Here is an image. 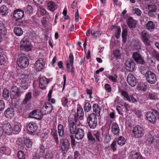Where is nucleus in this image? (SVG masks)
Listing matches in <instances>:
<instances>
[{
	"label": "nucleus",
	"instance_id": "obj_1",
	"mask_svg": "<svg viewBox=\"0 0 159 159\" xmlns=\"http://www.w3.org/2000/svg\"><path fill=\"white\" fill-rule=\"evenodd\" d=\"M87 122L90 128L94 129L96 128L98 124V119L95 113H92L88 116Z\"/></svg>",
	"mask_w": 159,
	"mask_h": 159
},
{
	"label": "nucleus",
	"instance_id": "obj_38",
	"mask_svg": "<svg viewBox=\"0 0 159 159\" xmlns=\"http://www.w3.org/2000/svg\"><path fill=\"white\" fill-rule=\"evenodd\" d=\"M6 59L3 56V50L0 48V65H3L5 62Z\"/></svg>",
	"mask_w": 159,
	"mask_h": 159
},
{
	"label": "nucleus",
	"instance_id": "obj_59",
	"mask_svg": "<svg viewBox=\"0 0 159 159\" xmlns=\"http://www.w3.org/2000/svg\"><path fill=\"white\" fill-rule=\"evenodd\" d=\"M16 145L19 147H21L23 145V142L22 139H19L16 141Z\"/></svg>",
	"mask_w": 159,
	"mask_h": 159
},
{
	"label": "nucleus",
	"instance_id": "obj_15",
	"mask_svg": "<svg viewBox=\"0 0 159 159\" xmlns=\"http://www.w3.org/2000/svg\"><path fill=\"white\" fill-rule=\"evenodd\" d=\"M127 81L129 84L132 87L134 86L136 83L135 77L131 74H129L128 75Z\"/></svg>",
	"mask_w": 159,
	"mask_h": 159
},
{
	"label": "nucleus",
	"instance_id": "obj_51",
	"mask_svg": "<svg viewBox=\"0 0 159 159\" xmlns=\"http://www.w3.org/2000/svg\"><path fill=\"white\" fill-rule=\"evenodd\" d=\"M28 80V77L26 75H22L20 78V81L21 82H26Z\"/></svg>",
	"mask_w": 159,
	"mask_h": 159
},
{
	"label": "nucleus",
	"instance_id": "obj_46",
	"mask_svg": "<svg viewBox=\"0 0 159 159\" xmlns=\"http://www.w3.org/2000/svg\"><path fill=\"white\" fill-rule=\"evenodd\" d=\"M52 134L53 137L55 140V142L57 144L58 143L59 141L57 131L55 130H52Z\"/></svg>",
	"mask_w": 159,
	"mask_h": 159
},
{
	"label": "nucleus",
	"instance_id": "obj_14",
	"mask_svg": "<svg viewBox=\"0 0 159 159\" xmlns=\"http://www.w3.org/2000/svg\"><path fill=\"white\" fill-rule=\"evenodd\" d=\"M27 129L30 132L34 133L37 130L38 127L35 123L31 122L28 124Z\"/></svg>",
	"mask_w": 159,
	"mask_h": 159
},
{
	"label": "nucleus",
	"instance_id": "obj_13",
	"mask_svg": "<svg viewBox=\"0 0 159 159\" xmlns=\"http://www.w3.org/2000/svg\"><path fill=\"white\" fill-rule=\"evenodd\" d=\"M154 111H149L146 114V116L150 122L154 123L157 120Z\"/></svg>",
	"mask_w": 159,
	"mask_h": 159
},
{
	"label": "nucleus",
	"instance_id": "obj_54",
	"mask_svg": "<svg viewBox=\"0 0 159 159\" xmlns=\"http://www.w3.org/2000/svg\"><path fill=\"white\" fill-rule=\"evenodd\" d=\"M110 147L114 152L116 150V141H114L110 145Z\"/></svg>",
	"mask_w": 159,
	"mask_h": 159
},
{
	"label": "nucleus",
	"instance_id": "obj_63",
	"mask_svg": "<svg viewBox=\"0 0 159 159\" xmlns=\"http://www.w3.org/2000/svg\"><path fill=\"white\" fill-rule=\"evenodd\" d=\"M134 13L137 16H140L141 14V11L138 8H136L134 10Z\"/></svg>",
	"mask_w": 159,
	"mask_h": 159
},
{
	"label": "nucleus",
	"instance_id": "obj_41",
	"mask_svg": "<svg viewBox=\"0 0 159 159\" xmlns=\"http://www.w3.org/2000/svg\"><path fill=\"white\" fill-rule=\"evenodd\" d=\"M32 97V93L30 92H28L26 94L24 100L23 101V103L24 104H26L28 101L31 99Z\"/></svg>",
	"mask_w": 159,
	"mask_h": 159
},
{
	"label": "nucleus",
	"instance_id": "obj_39",
	"mask_svg": "<svg viewBox=\"0 0 159 159\" xmlns=\"http://www.w3.org/2000/svg\"><path fill=\"white\" fill-rule=\"evenodd\" d=\"M15 34L18 36L21 35L23 34V31L19 27H15L14 30Z\"/></svg>",
	"mask_w": 159,
	"mask_h": 159
},
{
	"label": "nucleus",
	"instance_id": "obj_19",
	"mask_svg": "<svg viewBox=\"0 0 159 159\" xmlns=\"http://www.w3.org/2000/svg\"><path fill=\"white\" fill-rule=\"evenodd\" d=\"M41 113L39 111H33L30 113V116L31 118L39 119L41 118Z\"/></svg>",
	"mask_w": 159,
	"mask_h": 159
},
{
	"label": "nucleus",
	"instance_id": "obj_56",
	"mask_svg": "<svg viewBox=\"0 0 159 159\" xmlns=\"http://www.w3.org/2000/svg\"><path fill=\"white\" fill-rule=\"evenodd\" d=\"M5 107V104L4 101L0 100V111H2L4 110Z\"/></svg>",
	"mask_w": 159,
	"mask_h": 159
},
{
	"label": "nucleus",
	"instance_id": "obj_45",
	"mask_svg": "<svg viewBox=\"0 0 159 159\" xmlns=\"http://www.w3.org/2000/svg\"><path fill=\"white\" fill-rule=\"evenodd\" d=\"M93 136L96 138V139L98 142L100 141L101 138L100 133L98 131H94L93 132Z\"/></svg>",
	"mask_w": 159,
	"mask_h": 159
},
{
	"label": "nucleus",
	"instance_id": "obj_33",
	"mask_svg": "<svg viewBox=\"0 0 159 159\" xmlns=\"http://www.w3.org/2000/svg\"><path fill=\"white\" fill-rule=\"evenodd\" d=\"M21 128V125L20 123H18L14 125L13 130L16 133H18L20 131Z\"/></svg>",
	"mask_w": 159,
	"mask_h": 159
},
{
	"label": "nucleus",
	"instance_id": "obj_22",
	"mask_svg": "<svg viewBox=\"0 0 159 159\" xmlns=\"http://www.w3.org/2000/svg\"><path fill=\"white\" fill-rule=\"evenodd\" d=\"M146 28L150 32L153 31L155 29V24L152 21H148L146 25Z\"/></svg>",
	"mask_w": 159,
	"mask_h": 159
},
{
	"label": "nucleus",
	"instance_id": "obj_12",
	"mask_svg": "<svg viewBox=\"0 0 159 159\" xmlns=\"http://www.w3.org/2000/svg\"><path fill=\"white\" fill-rule=\"evenodd\" d=\"M20 44L21 46H20V49L22 50H27V49L30 48L29 43L28 40V37H25L24 38L20 41Z\"/></svg>",
	"mask_w": 159,
	"mask_h": 159
},
{
	"label": "nucleus",
	"instance_id": "obj_25",
	"mask_svg": "<svg viewBox=\"0 0 159 159\" xmlns=\"http://www.w3.org/2000/svg\"><path fill=\"white\" fill-rule=\"evenodd\" d=\"M58 131L60 136L64 137L65 134L64 130V128L63 125L61 124H59L58 125Z\"/></svg>",
	"mask_w": 159,
	"mask_h": 159
},
{
	"label": "nucleus",
	"instance_id": "obj_6",
	"mask_svg": "<svg viewBox=\"0 0 159 159\" xmlns=\"http://www.w3.org/2000/svg\"><path fill=\"white\" fill-rule=\"evenodd\" d=\"M60 146L63 151H67L69 149L70 144L69 141L66 137L65 139H62L60 140Z\"/></svg>",
	"mask_w": 159,
	"mask_h": 159
},
{
	"label": "nucleus",
	"instance_id": "obj_44",
	"mask_svg": "<svg viewBox=\"0 0 159 159\" xmlns=\"http://www.w3.org/2000/svg\"><path fill=\"white\" fill-rule=\"evenodd\" d=\"M125 138L122 136H120L119 137L118 141V144L121 146H123L125 144Z\"/></svg>",
	"mask_w": 159,
	"mask_h": 159
},
{
	"label": "nucleus",
	"instance_id": "obj_24",
	"mask_svg": "<svg viewBox=\"0 0 159 159\" xmlns=\"http://www.w3.org/2000/svg\"><path fill=\"white\" fill-rule=\"evenodd\" d=\"M136 21L134 20L132 17H130L127 21V24L130 28H134L135 26Z\"/></svg>",
	"mask_w": 159,
	"mask_h": 159
},
{
	"label": "nucleus",
	"instance_id": "obj_49",
	"mask_svg": "<svg viewBox=\"0 0 159 159\" xmlns=\"http://www.w3.org/2000/svg\"><path fill=\"white\" fill-rule=\"evenodd\" d=\"M17 156L19 159H25L24 152L22 151H19L17 153Z\"/></svg>",
	"mask_w": 159,
	"mask_h": 159
},
{
	"label": "nucleus",
	"instance_id": "obj_40",
	"mask_svg": "<svg viewBox=\"0 0 159 159\" xmlns=\"http://www.w3.org/2000/svg\"><path fill=\"white\" fill-rule=\"evenodd\" d=\"M24 143L27 147L31 148L33 144L32 141L28 138H26L25 140Z\"/></svg>",
	"mask_w": 159,
	"mask_h": 159
},
{
	"label": "nucleus",
	"instance_id": "obj_16",
	"mask_svg": "<svg viewBox=\"0 0 159 159\" xmlns=\"http://www.w3.org/2000/svg\"><path fill=\"white\" fill-rule=\"evenodd\" d=\"M75 134V138L78 140H81L84 135V133L83 130L80 128H78Z\"/></svg>",
	"mask_w": 159,
	"mask_h": 159
},
{
	"label": "nucleus",
	"instance_id": "obj_61",
	"mask_svg": "<svg viewBox=\"0 0 159 159\" xmlns=\"http://www.w3.org/2000/svg\"><path fill=\"white\" fill-rule=\"evenodd\" d=\"M105 89L108 92H109L111 91V88L110 85L108 84H106L104 86Z\"/></svg>",
	"mask_w": 159,
	"mask_h": 159
},
{
	"label": "nucleus",
	"instance_id": "obj_18",
	"mask_svg": "<svg viewBox=\"0 0 159 159\" xmlns=\"http://www.w3.org/2000/svg\"><path fill=\"white\" fill-rule=\"evenodd\" d=\"M4 115L7 117H12L15 114L14 109L12 107L7 108L4 112Z\"/></svg>",
	"mask_w": 159,
	"mask_h": 159
},
{
	"label": "nucleus",
	"instance_id": "obj_64",
	"mask_svg": "<svg viewBox=\"0 0 159 159\" xmlns=\"http://www.w3.org/2000/svg\"><path fill=\"white\" fill-rule=\"evenodd\" d=\"M108 78L113 82H116L117 81V79L112 75L109 76Z\"/></svg>",
	"mask_w": 159,
	"mask_h": 159
},
{
	"label": "nucleus",
	"instance_id": "obj_29",
	"mask_svg": "<svg viewBox=\"0 0 159 159\" xmlns=\"http://www.w3.org/2000/svg\"><path fill=\"white\" fill-rule=\"evenodd\" d=\"M77 116L80 120L83 119L84 113L82 108L79 107L77 109Z\"/></svg>",
	"mask_w": 159,
	"mask_h": 159
},
{
	"label": "nucleus",
	"instance_id": "obj_20",
	"mask_svg": "<svg viewBox=\"0 0 159 159\" xmlns=\"http://www.w3.org/2000/svg\"><path fill=\"white\" fill-rule=\"evenodd\" d=\"M11 93L13 94L20 97L22 93L19 89L18 88L15 86H12L11 88Z\"/></svg>",
	"mask_w": 159,
	"mask_h": 159
},
{
	"label": "nucleus",
	"instance_id": "obj_42",
	"mask_svg": "<svg viewBox=\"0 0 159 159\" xmlns=\"http://www.w3.org/2000/svg\"><path fill=\"white\" fill-rule=\"evenodd\" d=\"M127 26L126 25H124L123 26V31L122 33V36L123 39L124 40L126 39L127 36V30L126 28Z\"/></svg>",
	"mask_w": 159,
	"mask_h": 159
},
{
	"label": "nucleus",
	"instance_id": "obj_11",
	"mask_svg": "<svg viewBox=\"0 0 159 159\" xmlns=\"http://www.w3.org/2000/svg\"><path fill=\"white\" fill-rule=\"evenodd\" d=\"M24 16L23 11L17 9L14 11L13 13V17L16 20L21 19Z\"/></svg>",
	"mask_w": 159,
	"mask_h": 159
},
{
	"label": "nucleus",
	"instance_id": "obj_8",
	"mask_svg": "<svg viewBox=\"0 0 159 159\" xmlns=\"http://www.w3.org/2000/svg\"><path fill=\"white\" fill-rule=\"evenodd\" d=\"M126 69L131 72H133L134 69V62L131 59H128L126 60L125 63Z\"/></svg>",
	"mask_w": 159,
	"mask_h": 159
},
{
	"label": "nucleus",
	"instance_id": "obj_2",
	"mask_svg": "<svg viewBox=\"0 0 159 159\" xmlns=\"http://www.w3.org/2000/svg\"><path fill=\"white\" fill-rule=\"evenodd\" d=\"M77 119L75 116H74V118L70 117L69 118V126L70 128V132L71 134H75L78 128H77L76 122Z\"/></svg>",
	"mask_w": 159,
	"mask_h": 159
},
{
	"label": "nucleus",
	"instance_id": "obj_3",
	"mask_svg": "<svg viewBox=\"0 0 159 159\" xmlns=\"http://www.w3.org/2000/svg\"><path fill=\"white\" fill-rule=\"evenodd\" d=\"M133 133L134 137L139 138L143 136L145 133V131L143 127L137 125L134 128Z\"/></svg>",
	"mask_w": 159,
	"mask_h": 159
},
{
	"label": "nucleus",
	"instance_id": "obj_53",
	"mask_svg": "<svg viewBox=\"0 0 159 159\" xmlns=\"http://www.w3.org/2000/svg\"><path fill=\"white\" fill-rule=\"evenodd\" d=\"M152 54L154 57L159 61V53L158 52H157L155 50H153L152 52Z\"/></svg>",
	"mask_w": 159,
	"mask_h": 159
},
{
	"label": "nucleus",
	"instance_id": "obj_17",
	"mask_svg": "<svg viewBox=\"0 0 159 159\" xmlns=\"http://www.w3.org/2000/svg\"><path fill=\"white\" fill-rule=\"evenodd\" d=\"M49 82L48 80L45 77H42L39 79V87L42 89H45L48 83Z\"/></svg>",
	"mask_w": 159,
	"mask_h": 159
},
{
	"label": "nucleus",
	"instance_id": "obj_10",
	"mask_svg": "<svg viewBox=\"0 0 159 159\" xmlns=\"http://www.w3.org/2000/svg\"><path fill=\"white\" fill-rule=\"evenodd\" d=\"M133 57L135 61L138 63L143 64L144 61L143 57L137 52H134L133 53Z\"/></svg>",
	"mask_w": 159,
	"mask_h": 159
},
{
	"label": "nucleus",
	"instance_id": "obj_57",
	"mask_svg": "<svg viewBox=\"0 0 159 159\" xmlns=\"http://www.w3.org/2000/svg\"><path fill=\"white\" fill-rule=\"evenodd\" d=\"M154 142V140L151 135H149L148 136V139L147 140V143L148 144H150Z\"/></svg>",
	"mask_w": 159,
	"mask_h": 159
},
{
	"label": "nucleus",
	"instance_id": "obj_58",
	"mask_svg": "<svg viewBox=\"0 0 159 159\" xmlns=\"http://www.w3.org/2000/svg\"><path fill=\"white\" fill-rule=\"evenodd\" d=\"M61 102L62 105L64 106H66L67 105L68 103V99L66 97H63L61 99Z\"/></svg>",
	"mask_w": 159,
	"mask_h": 159
},
{
	"label": "nucleus",
	"instance_id": "obj_43",
	"mask_svg": "<svg viewBox=\"0 0 159 159\" xmlns=\"http://www.w3.org/2000/svg\"><path fill=\"white\" fill-rule=\"evenodd\" d=\"M121 94L122 95L125 99L127 101L130 102L131 99L129 96V95L128 93L125 91L124 90H122L121 91Z\"/></svg>",
	"mask_w": 159,
	"mask_h": 159
},
{
	"label": "nucleus",
	"instance_id": "obj_37",
	"mask_svg": "<svg viewBox=\"0 0 159 159\" xmlns=\"http://www.w3.org/2000/svg\"><path fill=\"white\" fill-rule=\"evenodd\" d=\"M69 58L70 66L72 67L71 72L73 73L74 72V68L73 66L74 62V57L73 54L72 53H70L69 54Z\"/></svg>",
	"mask_w": 159,
	"mask_h": 159
},
{
	"label": "nucleus",
	"instance_id": "obj_36",
	"mask_svg": "<svg viewBox=\"0 0 159 159\" xmlns=\"http://www.w3.org/2000/svg\"><path fill=\"white\" fill-rule=\"evenodd\" d=\"M148 9L149 12H156L157 9V6L154 4H152L148 5Z\"/></svg>",
	"mask_w": 159,
	"mask_h": 159
},
{
	"label": "nucleus",
	"instance_id": "obj_55",
	"mask_svg": "<svg viewBox=\"0 0 159 159\" xmlns=\"http://www.w3.org/2000/svg\"><path fill=\"white\" fill-rule=\"evenodd\" d=\"M113 54L114 56L117 58H119L120 57V52L118 50H116L114 51Z\"/></svg>",
	"mask_w": 159,
	"mask_h": 159
},
{
	"label": "nucleus",
	"instance_id": "obj_35",
	"mask_svg": "<svg viewBox=\"0 0 159 159\" xmlns=\"http://www.w3.org/2000/svg\"><path fill=\"white\" fill-rule=\"evenodd\" d=\"M87 138L90 142L94 144L95 142V139L93 137V135L90 132H89L87 134Z\"/></svg>",
	"mask_w": 159,
	"mask_h": 159
},
{
	"label": "nucleus",
	"instance_id": "obj_48",
	"mask_svg": "<svg viewBox=\"0 0 159 159\" xmlns=\"http://www.w3.org/2000/svg\"><path fill=\"white\" fill-rule=\"evenodd\" d=\"M84 111L87 112H88L92 109V107L90 104L86 102L85 103L84 106Z\"/></svg>",
	"mask_w": 159,
	"mask_h": 159
},
{
	"label": "nucleus",
	"instance_id": "obj_7",
	"mask_svg": "<svg viewBox=\"0 0 159 159\" xmlns=\"http://www.w3.org/2000/svg\"><path fill=\"white\" fill-rule=\"evenodd\" d=\"M150 36L148 32L143 31L141 33V39L145 44L147 45H150Z\"/></svg>",
	"mask_w": 159,
	"mask_h": 159
},
{
	"label": "nucleus",
	"instance_id": "obj_47",
	"mask_svg": "<svg viewBox=\"0 0 159 159\" xmlns=\"http://www.w3.org/2000/svg\"><path fill=\"white\" fill-rule=\"evenodd\" d=\"M148 96L152 100H156L158 99L157 94L155 93H150L148 95Z\"/></svg>",
	"mask_w": 159,
	"mask_h": 159
},
{
	"label": "nucleus",
	"instance_id": "obj_5",
	"mask_svg": "<svg viewBox=\"0 0 159 159\" xmlns=\"http://www.w3.org/2000/svg\"><path fill=\"white\" fill-rule=\"evenodd\" d=\"M145 77L147 81L150 84H154L157 81L156 75L151 71H148L145 74Z\"/></svg>",
	"mask_w": 159,
	"mask_h": 159
},
{
	"label": "nucleus",
	"instance_id": "obj_28",
	"mask_svg": "<svg viewBox=\"0 0 159 159\" xmlns=\"http://www.w3.org/2000/svg\"><path fill=\"white\" fill-rule=\"evenodd\" d=\"M130 157L131 159H141V156L136 152L132 151L130 153Z\"/></svg>",
	"mask_w": 159,
	"mask_h": 159
},
{
	"label": "nucleus",
	"instance_id": "obj_23",
	"mask_svg": "<svg viewBox=\"0 0 159 159\" xmlns=\"http://www.w3.org/2000/svg\"><path fill=\"white\" fill-rule=\"evenodd\" d=\"M111 129L113 133L115 134H118L120 129L118 124L116 123H113L112 125Z\"/></svg>",
	"mask_w": 159,
	"mask_h": 159
},
{
	"label": "nucleus",
	"instance_id": "obj_52",
	"mask_svg": "<svg viewBox=\"0 0 159 159\" xmlns=\"http://www.w3.org/2000/svg\"><path fill=\"white\" fill-rule=\"evenodd\" d=\"M3 97L6 98H8L9 97V91L6 89H4L3 90Z\"/></svg>",
	"mask_w": 159,
	"mask_h": 159
},
{
	"label": "nucleus",
	"instance_id": "obj_9",
	"mask_svg": "<svg viewBox=\"0 0 159 159\" xmlns=\"http://www.w3.org/2000/svg\"><path fill=\"white\" fill-rule=\"evenodd\" d=\"M45 66V61H44V59L42 58H39L35 64L36 69L38 71H40L44 69Z\"/></svg>",
	"mask_w": 159,
	"mask_h": 159
},
{
	"label": "nucleus",
	"instance_id": "obj_62",
	"mask_svg": "<svg viewBox=\"0 0 159 159\" xmlns=\"http://www.w3.org/2000/svg\"><path fill=\"white\" fill-rule=\"evenodd\" d=\"M44 159H53V156L50 153H47L45 155Z\"/></svg>",
	"mask_w": 159,
	"mask_h": 159
},
{
	"label": "nucleus",
	"instance_id": "obj_34",
	"mask_svg": "<svg viewBox=\"0 0 159 159\" xmlns=\"http://www.w3.org/2000/svg\"><path fill=\"white\" fill-rule=\"evenodd\" d=\"M102 34V32L100 31H95L93 30H91V34L93 38H95L100 37Z\"/></svg>",
	"mask_w": 159,
	"mask_h": 159
},
{
	"label": "nucleus",
	"instance_id": "obj_4",
	"mask_svg": "<svg viewBox=\"0 0 159 159\" xmlns=\"http://www.w3.org/2000/svg\"><path fill=\"white\" fill-rule=\"evenodd\" d=\"M17 63L20 67L22 68H25L27 67L29 64L28 58L25 56H22L18 59Z\"/></svg>",
	"mask_w": 159,
	"mask_h": 159
},
{
	"label": "nucleus",
	"instance_id": "obj_26",
	"mask_svg": "<svg viewBox=\"0 0 159 159\" xmlns=\"http://www.w3.org/2000/svg\"><path fill=\"white\" fill-rule=\"evenodd\" d=\"M93 111L95 113L96 116H99L100 115V109L97 104H95L93 106Z\"/></svg>",
	"mask_w": 159,
	"mask_h": 159
},
{
	"label": "nucleus",
	"instance_id": "obj_31",
	"mask_svg": "<svg viewBox=\"0 0 159 159\" xmlns=\"http://www.w3.org/2000/svg\"><path fill=\"white\" fill-rule=\"evenodd\" d=\"M7 30L5 28L3 23L1 21H0V34L6 35Z\"/></svg>",
	"mask_w": 159,
	"mask_h": 159
},
{
	"label": "nucleus",
	"instance_id": "obj_27",
	"mask_svg": "<svg viewBox=\"0 0 159 159\" xmlns=\"http://www.w3.org/2000/svg\"><path fill=\"white\" fill-rule=\"evenodd\" d=\"M44 147L43 146L41 145L40 146L39 152L38 151H37L36 153V155H37L39 157H43L44 156Z\"/></svg>",
	"mask_w": 159,
	"mask_h": 159
},
{
	"label": "nucleus",
	"instance_id": "obj_30",
	"mask_svg": "<svg viewBox=\"0 0 159 159\" xmlns=\"http://www.w3.org/2000/svg\"><path fill=\"white\" fill-rule=\"evenodd\" d=\"M8 13V9L7 7L4 5L1 6L0 8V13L2 16H6Z\"/></svg>",
	"mask_w": 159,
	"mask_h": 159
},
{
	"label": "nucleus",
	"instance_id": "obj_21",
	"mask_svg": "<svg viewBox=\"0 0 159 159\" xmlns=\"http://www.w3.org/2000/svg\"><path fill=\"white\" fill-rule=\"evenodd\" d=\"M43 108H44V110L46 114H49L51 113L53 110L52 106L49 103H46L43 106Z\"/></svg>",
	"mask_w": 159,
	"mask_h": 159
},
{
	"label": "nucleus",
	"instance_id": "obj_50",
	"mask_svg": "<svg viewBox=\"0 0 159 159\" xmlns=\"http://www.w3.org/2000/svg\"><path fill=\"white\" fill-rule=\"evenodd\" d=\"M25 11L27 14L31 13L33 11L32 7L31 5H28L25 9Z\"/></svg>",
	"mask_w": 159,
	"mask_h": 159
},
{
	"label": "nucleus",
	"instance_id": "obj_60",
	"mask_svg": "<svg viewBox=\"0 0 159 159\" xmlns=\"http://www.w3.org/2000/svg\"><path fill=\"white\" fill-rule=\"evenodd\" d=\"M20 87L24 90L28 88V85L27 82L20 83Z\"/></svg>",
	"mask_w": 159,
	"mask_h": 159
},
{
	"label": "nucleus",
	"instance_id": "obj_32",
	"mask_svg": "<svg viewBox=\"0 0 159 159\" xmlns=\"http://www.w3.org/2000/svg\"><path fill=\"white\" fill-rule=\"evenodd\" d=\"M48 9L51 11H54L56 8V4L53 2H50L48 3Z\"/></svg>",
	"mask_w": 159,
	"mask_h": 159
}]
</instances>
